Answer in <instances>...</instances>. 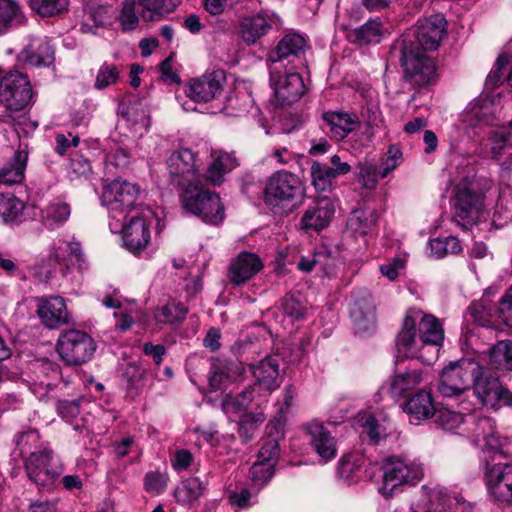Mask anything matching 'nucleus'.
Masks as SVG:
<instances>
[{
	"label": "nucleus",
	"instance_id": "11",
	"mask_svg": "<svg viewBox=\"0 0 512 512\" xmlns=\"http://www.w3.org/2000/svg\"><path fill=\"white\" fill-rule=\"evenodd\" d=\"M32 97V86L27 75L19 71H10L4 75L0 87V103L9 116L25 109Z\"/></svg>",
	"mask_w": 512,
	"mask_h": 512
},
{
	"label": "nucleus",
	"instance_id": "27",
	"mask_svg": "<svg viewBox=\"0 0 512 512\" xmlns=\"http://www.w3.org/2000/svg\"><path fill=\"white\" fill-rule=\"evenodd\" d=\"M263 264L260 258L250 252H241L230 264L228 278L234 285H241L254 277Z\"/></svg>",
	"mask_w": 512,
	"mask_h": 512
},
{
	"label": "nucleus",
	"instance_id": "44",
	"mask_svg": "<svg viewBox=\"0 0 512 512\" xmlns=\"http://www.w3.org/2000/svg\"><path fill=\"white\" fill-rule=\"evenodd\" d=\"M492 107L493 104L489 100H475L466 110L465 121L469 122L472 126L480 123L490 124L493 120Z\"/></svg>",
	"mask_w": 512,
	"mask_h": 512
},
{
	"label": "nucleus",
	"instance_id": "36",
	"mask_svg": "<svg viewBox=\"0 0 512 512\" xmlns=\"http://www.w3.org/2000/svg\"><path fill=\"white\" fill-rule=\"evenodd\" d=\"M270 28L271 25L268 19L261 14H257L242 21L240 26L241 37L246 44L252 45L264 36Z\"/></svg>",
	"mask_w": 512,
	"mask_h": 512
},
{
	"label": "nucleus",
	"instance_id": "28",
	"mask_svg": "<svg viewBox=\"0 0 512 512\" xmlns=\"http://www.w3.org/2000/svg\"><path fill=\"white\" fill-rule=\"evenodd\" d=\"M211 159V163L208 165L205 174H203V179L214 186L221 185L225 180V175L239 165L233 152L212 150Z\"/></svg>",
	"mask_w": 512,
	"mask_h": 512
},
{
	"label": "nucleus",
	"instance_id": "2",
	"mask_svg": "<svg viewBox=\"0 0 512 512\" xmlns=\"http://www.w3.org/2000/svg\"><path fill=\"white\" fill-rule=\"evenodd\" d=\"M263 194L264 203L273 213L287 214L301 201L304 189L297 175L280 170L266 180Z\"/></svg>",
	"mask_w": 512,
	"mask_h": 512
},
{
	"label": "nucleus",
	"instance_id": "30",
	"mask_svg": "<svg viewBox=\"0 0 512 512\" xmlns=\"http://www.w3.org/2000/svg\"><path fill=\"white\" fill-rule=\"evenodd\" d=\"M322 119L328 128L331 138L336 141L346 138L360 123L355 113L345 111L324 112Z\"/></svg>",
	"mask_w": 512,
	"mask_h": 512
},
{
	"label": "nucleus",
	"instance_id": "14",
	"mask_svg": "<svg viewBox=\"0 0 512 512\" xmlns=\"http://www.w3.org/2000/svg\"><path fill=\"white\" fill-rule=\"evenodd\" d=\"M167 168L175 184L189 186L200 183L203 175L199 174L197 155L188 148L174 151L167 159Z\"/></svg>",
	"mask_w": 512,
	"mask_h": 512
},
{
	"label": "nucleus",
	"instance_id": "49",
	"mask_svg": "<svg viewBox=\"0 0 512 512\" xmlns=\"http://www.w3.org/2000/svg\"><path fill=\"white\" fill-rule=\"evenodd\" d=\"M311 177L315 189L318 192H325L332 186V181L336 178L330 166L314 162L311 166Z\"/></svg>",
	"mask_w": 512,
	"mask_h": 512
},
{
	"label": "nucleus",
	"instance_id": "39",
	"mask_svg": "<svg viewBox=\"0 0 512 512\" xmlns=\"http://www.w3.org/2000/svg\"><path fill=\"white\" fill-rule=\"evenodd\" d=\"M382 36V24L379 19H370L361 27L349 33V39L358 44L379 43Z\"/></svg>",
	"mask_w": 512,
	"mask_h": 512
},
{
	"label": "nucleus",
	"instance_id": "54",
	"mask_svg": "<svg viewBox=\"0 0 512 512\" xmlns=\"http://www.w3.org/2000/svg\"><path fill=\"white\" fill-rule=\"evenodd\" d=\"M281 307L284 315L292 321L302 320L306 315V305L291 294L282 299Z\"/></svg>",
	"mask_w": 512,
	"mask_h": 512
},
{
	"label": "nucleus",
	"instance_id": "33",
	"mask_svg": "<svg viewBox=\"0 0 512 512\" xmlns=\"http://www.w3.org/2000/svg\"><path fill=\"white\" fill-rule=\"evenodd\" d=\"M403 410L413 420H425L431 418L435 414V406L432 396L425 390H420L412 395L403 404Z\"/></svg>",
	"mask_w": 512,
	"mask_h": 512
},
{
	"label": "nucleus",
	"instance_id": "34",
	"mask_svg": "<svg viewBox=\"0 0 512 512\" xmlns=\"http://www.w3.org/2000/svg\"><path fill=\"white\" fill-rule=\"evenodd\" d=\"M119 114L131 124L148 126L149 109L145 100L134 95L125 97L118 106Z\"/></svg>",
	"mask_w": 512,
	"mask_h": 512
},
{
	"label": "nucleus",
	"instance_id": "64",
	"mask_svg": "<svg viewBox=\"0 0 512 512\" xmlns=\"http://www.w3.org/2000/svg\"><path fill=\"white\" fill-rule=\"evenodd\" d=\"M254 498L255 497L246 488L234 491L229 495L231 505L241 509L251 507L255 503Z\"/></svg>",
	"mask_w": 512,
	"mask_h": 512
},
{
	"label": "nucleus",
	"instance_id": "55",
	"mask_svg": "<svg viewBox=\"0 0 512 512\" xmlns=\"http://www.w3.org/2000/svg\"><path fill=\"white\" fill-rule=\"evenodd\" d=\"M118 79L119 71L117 66L105 62L98 70L94 86L99 90L104 89L110 85L115 84Z\"/></svg>",
	"mask_w": 512,
	"mask_h": 512
},
{
	"label": "nucleus",
	"instance_id": "52",
	"mask_svg": "<svg viewBox=\"0 0 512 512\" xmlns=\"http://www.w3.org/2000/svg\"><path fill=\"white\" fill-rule=\"evenodd\" d=\"M379 178L382 177V164L378 167L372 162H364L359 166L358 179L363 187L375 188Z\"/></svg>",
	"mask_w": 512,
	"mask_h": 512
},
{
	"label": "nucleus",
	"instance_id": "6",
	"mask_svg": "<svg viewBox=\"0 0 512 512\" xmlns=\"http://www.w3.org/2000/svg\"><path fill=\"white\" fill-rule=\"evenodd\" d=\"M24 467L28 479L42 491H53L64 472L59 457L49 448L31 452Z\"/></svg>",
	"mask_w": 512,
	"mask_h": 512
},
{
	"label": "nucleus",
	"instance_id": "35",
	"mask_svg": "<svg viewBox=\"0 0 512 512\" xmlns=\"http://www.w3.org/2000/svg\"><path fill=\"white\" fill-rule=\"evenodd\" d=\"M27 161V151H16L12 161L6 163L0 169V184L12 185L20 183L24 179Z\"/></svg>",
	"mask_w": 512,
	"mask_h": 512
},
{
	"label": "nucleus",
	"instance_id": "37",
	"mask_svg": "<svg viewBox=\"0 0 512 512\" xmlns=\"http://www.w3.org/2000/svg\"><path fill=\"white\" fill-rule=\"evenodd\" d=\"M70 214V205L61 200H56L42 210V223L47 229L54 230L64 225Z\"/></svg>",
	"mask_w": 512,
	"mask_h": 512
},
{
	"label": "nucleus",
	"instance_id": "58",
	"mask_svg": "<svg viewBox=\"0 0 512 512\" xmlns=\"http://www.w3.org/2000/svg\"><path fill=\"white\" fill-rule=\"evenodd\" d=\"M274 474V466L267 462L257 460L250 468V479L257 485L262 486L267 483Z\"/></svg>",
	"mask_w": 512,
	"mask_h": 512
},
{
	"label": "nucleus",
	"instance_id": "31",
	"mask_svg": "<svg viewBox=\"0 0 512 512\" xmlns=\"http://www.w3.org/2000/svg\"><path fill=\"white\" fill-rule=\"evenodd\" d=\"M49 258L55 263L67 262L77 264L80 269L86 267L81 244L74 239H58L54 241L50 250Z\"/></svg>",
	"mask_w": 512,
	"mask_h": 512
},
{
	"label": "nucleus",
	"instance_id": "3",
	"mask_svg": "<svg viewBox=\"0 0 512 512\" xmlns=\"http://www.w3.org/2000/svg\"><path fill=\"white\" fill-rule=\"evenodd\" d=\"M382 480L378 491L385 497H391L402 491L404 486H415L423 476L422 463L406 456L390 455L381 465Z\"/></svg>",
	"mask_w": 512,
	"mask_h": 512
},
{
	"label": "nucleus",
	"instance_id": "5",
	"mask_svg": "<svg viewBox=\"0 0 512 512\" xmlns=\"http://www.w3.org/2000/svg\"><path fill=\"white\" fill-rule=\"evenodd\" d=\"M181 201L185 211L207 224L218 225L225 218V208L219 194L204 188L202 181L187 186Z\"/></svg>",
	"mask_w": 512,
	"mask_h": 512
},
{
	"label": "nucleus",
	"instance_id": "1",
	"mask_svg": "<svg viewBox=\"0 0 512 512\" xmlns=\"http://www.w3.org/2000/svg\"><path fill=\"white\" fill-rule=\"evenodd\" d=\"M444 341L439 319L418 309H409L396 337V347L404 357L416 358L430 365L438 357Z\"/></svg>",
	"mask_w": 512,
	"mask_h": 512
},
{
	"label": "nucleus",
	"instance_id": "19",
	"mask_svg": "<svg viewBox=\"0 0 512 512\" xmlns=\"http://www.w3.org/2000/svg\"><path fill=\"white\" fill-rule=\"evenodd\" d=\"M446 24L443 15L435 14L420 19L413 33L404 34L402 37L409 36L421 50H435L446 32Z\"/></svg>",
	"mask_w": 512,
	"mask_h": 512
},
{
	"label": "nucleus",
	"instance_id": "43",
	"mask_svg": "<svg viewBox=\"0 0 512 512\" xmlns=\"http://www.w3.org/2000/svg\"><path fill=\"white\" fill-rule=\"evenodd\" d=\"M204 491V485L198 477H191L181 482L175 489L174 497L181 505H188L199 499Z\"/></svg>",
	"mask_w": 512,
	"mask_h": 512
},
{
	"label": "nucleus",
	"instance_id": "25",
	"mask_svg": "<svg viewBox=\"0 0 512 512\" xmlns=\"http://www.w3.org/2000/svg\"><path fill=\"white\" fill-rule=\"evenodd\" d=\"M244 372V365L239 360L214 358L210 367L209 386L212 391L220 390L237 381Z\"/></svg>",
	"mask_w": 512,
	"mask_h": 512
},
{
	"label": "nucleus",
	"instance_id": "60",
	"mask_svg": "<svg viewBox=\"0 0 512 512\" xmlns=\"http://www.w3.org/2000/svg\"><path fill=\"white\" fill-rule=\"evenodd\" d=\"M402 161L403 153L401 147L397 144L390 145L386 153V158L382 162V177H386Z\"/></svg>",
	"mask_w": 512,
	"mask_h": 512
},
{
	"label": "nucleus",
	"instance_id": "61",
	"mask_svg": "<svg viewBox=\"0 0 512 512\" xmlns=\"http://www.w3.org/2000/svg\"><path fill=\"white\" fill-rule=\"evenodd\" d=\"M336 262V258L329 249L322 247L316 251V264L325 276L331 277L335 273Z\"/></svg>",
	"mask_w": 512,
	"mask_h": 512
},
{
	"label": "nucleus",
	"instance_id": "59",
	"mask_svg": "<svg viewBox=\"0 0 512 512\" xmlns=\"http://www.w3.org/2000/svg\"><path fill=\"white\" fill-rule=\"evenodd\" d=\"M360 461L361 457L357 454L344 455L339 461L338 475L344 479L353 478L361 466Z\"/></svg>",
	"mask_w": 512,
	"mask_h": 512
},
{
	"label": "nucleus",
	"instance_id": "26",
	"mask_svg": "<svg viewBox=\"0 0 512 512\" xmlns=\"http://www.w3.org/2000/svg\"><path fill=\"white\" fill-rule=\"evenodd\" d=\"M310 443L315 452L325 461L335 458L337 453L336 439L331 432L318 420H312L306 425Z\"/></svg>",
	"mask_w": 512,
	"mask_h": 512
},
{
	"label": "nucleus",
	"instance_id": "15",
	"mask_svg": "<svg viewBox=\"0 0 512 512\" xmlns=\"http://www.w3.org/2000/svg\"><path fill=\"white\" fill-rule=\"evenodd\" d=\"M460 433L471 438L475 444L483 442L487 448L492 450H498L502 446L495 421L480 411L466 414V426Z\"/></svg>",
	"mask_w": 512,
	"mask_h": 512
},
{
	"label": "nucleus",
	"instance_id": "8",
	"mask_svg": "<svg viewBox=\"0 0 512 512\" xmlns=\"http://www.w3.org/2000/svg\"><path fill=\"white\" fill-rule=\"evenodd\" d=\"M296 69L280 63L270 64V86L281 106L297 102L305 92L303 79Z\"/></svg>",
	"mask_w": 512,
	"mask_h": 512
},
{
	"label": "nucleus",
	"instance_id": "16",
	"mask_svg": "<svg viewBox=\"0 0 512 512\" xmlns=\"http://www.w3.org/2000/svg\"><path fill=\"white\" fill-rule=\"evenodd\" d=\"M485 483L488 495L497 503L512 505V464L486 466Z\"/></svg>",
	"mask_w": 512,
	"mask_h": 512
},
{
	"label": "nucleus",
	"instance_id": "53",
	"mask_svg": "<svg viewBox=\"0 0 512 512\" xmlns=\"http://www.w3.org/2000/svg\"><path fill=\"white\" fill-rule=\"evenodd\" d=\"M438 421L447 431H455L461 435V430L466 426V415L451 410H442L438 415Z\"/></svg>",
	"mask_w": 512,
	"mask_h": 512
},
{
	"label": "nucleus",
	"instance_id": "4",
	"mask_svg": "<svg viewBox=\"0 0 512 512\" xmlns=\"http://www.w3.org/2000/svg\"><path fill=\"white\" fill-rule=\"evenodd\" d=\"M400 63L404 78L414 88L432 85L436 82L437 66L409 37H402L399 42Z\"/></svg>",
	"mask_w": 512,
	"mask_h": 512
},
{
	"label": "nucleus",
	"instance_id": "13",
	"mask_svg": "<svg viewBox=\"0 0 512 512\" xmlns=\"http://www.w3.org/2000/svg\"><path fill=\"white\" fill-rule=\"evenodd\" d=\"M475 374L472 379L474 393L483 405L491 408L512 405V392L501 385L497 376L480 364Z\"/></svg>",
	"mask_w": 512,
	"mask_h": 512
},
{
	"label": "nucleus",
	"instance_id": "7",
	"mask_svg": "<svg viewBox=\"0 0 512 512\" xmlns=\"http://www.w3.org/2000/svg\"><path fill=\"white\" fill-rule=\"evenodd\" d=\"M139 195L140 187L137 184L116 179L104 186L101 202L108 208L110 218L122 223L137 208Z\"/></svg>",
	"mask_w": 512,
	"mask_h": 512
},
{
	"label": "nucleus",
	"instance_id": "18",
	"mask_svg": "<svg viewBox=\"0 0 512 512\" xmlns=\"http://www.w3.org/2000/svg\"><path fill=\"white\" fill-rule=\"evenodd\" d=\"M225 83V71L216 69L192 79L185 86V93L195 102H209L222 94Z\"/></svg>",
	"mask_w": 512,
	"mask_h": 512
},
{
	"label": "nucleus",
	"instance_id": "56",
	"mask_svg": "<svg viewBox=\"0 0 512 512\" xmlns=\"http://www.w3.org/2000/svg\"><path fill=\"white\" fill-rule=\"evenodd\" d=\"M69 168V172L74 178L84 177L87 179L93 173L91 161L81 153L72 155Z\"/></svg>",
	"mask_w": 512,
	"mask_h": 512
},
{
	"label": "nucleus",
	"instance_id": "42",
	"mask_svg": "<svg viewBox=\"0 0 512 512\" xmlns=\"http://www.w3.org/2000/svg\"><path fill=\"white\" fill-rule=\"evenodd\" d=\"M490 152L492 157L499 159L501 156L507 155L512 159V132L505 127L493 130L490 133Z\"/></svg>",
	"mask_w": 512,
	"mask_h": 512
},
{
	"label": "nucleus",
	"instance_id": "51",
	"mask_svg": "<svg viewBox=\"0 0 512 512\" xmlns=\"http://www.w3.org/2000/svg\"><path fill=\"white\" fill-rule=\"evenodd\" d=\"M431 253L437 258L445 257L448 254L459 253L462 249L458 238L450 236L446 238H436L429 242Z\"/></svg>",
	"mask_w": 512,
	"mask_h": 512
},
{
	"label": "nucleus",
	"instance_id": "20",
	"mask_svg": "<svg viewBox=\"0 0 512 512\" xmlns=\"http://www.w3.org/2000/svg\"><path fill=\"white\" fill-rule=\"evenodd\" d=\"M483 208V197L463 187L458 188L454 203V220L463 228H468L476 222Z\"/></svg>",
	"mask_w": 512,
	"mask_h": 512
},
{
	"label": "nucleus",
	"instance_id": "22",
	"mask_svg": "<svg viewBox=\"0 0 512 512\" xmlns=\"http://www.w3.org/2000/svg\"><path fill=\"white\" fill-rule=\"evenodd\" d=\"M334 214V201L327 196L319 197L305 210L300 220V227L306 231H321L330 224Z\"/></svg>",
	"mask_w": 512,
	"mask_h": 512
},
{
	"label": "nucleus",
	"instance_id": "45",
	"mask_svg": "<svg viewBox=\"0 0 512 512\" xmlns=\"http://www.w3.org/2000/svg\"><path fill=\"white\" fill-rule=\"evenodd\" d=\"M187 313L188 309L183 304L172 300L156 311L155 319L158 323L174 325L182 323Z\"/></svg>",
	"mask_w": 512,
	"mask_h": 512
},
{
	"label": "nucleus",
	"instance_id": "63",
	"mask_svg": "<svg viewBox=\"0 0 512 512\" xmlns=\"http://www.w3.org/2000/svg\"><path fill=\"white\" fill-rule=\"evenodd\" d=\"M279 454L280 448L278 441L276 439H267L259 450L258 460L275 466Z\"/></svg>",
	"mask_w": 512,
	"mask_h": 512
},
{
	"label": "nucleus",
	"instance_id": "41",
	"mask_svg": "<svg viewBox=\"0 0 512 512\" xmlns=\"http://www.w3.org/2000/svg\"><path fill=\"white\" fill-rule=\"evenodd\" d=\"M422 382V373L419 370L406 371L392 377L389 392L393 397L403 396Z\"/></svg>",
	"mask_w": 512,
	"mask_h": 512
},
{
	"label": "nucleus",
	"instance_id": "50",
	"mask_svg": "<svg viewBox=\"0 0 512 512\" xmlns=\"http://www.w3.org/2000/svg\"><path fill=\"white\" fill-rule=\"evenodd\" d=\"M264 421L265 415L263 412L246 413L241 417L238 423V431L244 443H247L253 438L259 424Z\"/></svg>",
	"mask_w": 512,
	"mask_h": 512
},
{
	"label": "nucleus",
	"instance_id": "9",
	"mask_svg": "<svg viewBox=\"0 0 512 512\" xmlns=\"http://www.w3.org/2000/svg\"><path fill=\"white\" fill-rule=\"evenodd\" d=\"M479 363L471 359H461L450 362L440 374L438 392L444 397H455L468 390Z\"/></svg>",
	"mask_w": 512,
	"mask_h": 512
},
{
	"label": "nucleus",
	"instance_id": "17",
	"mask_svg": "<svg viewBox=\"0 0 512 512\" xmlns=\"http://www.w3.org/2000/svg\"><path fill=\"white\" fill-rule=\"evenodd\" d=\"M350 317L356 333L365 334L374 329L376 307L371 293L363 288L356 289L351 295Z\"/></svg>",
	"mask_w": 512,
	"mask_h": 512
},
{
	"label": "nucleus",
	"instance_id": "38",
	"mask_svg": "<svg viewBox=\"0 0 512 512\" xmlns=\"http://www.w3.org/2000/svg\"><path fill=\"white\" fill-rule=\"evenodd\" d=\"M377 222L374 210L359 208L351 212L347 219V228L355 235L370 233Z\"/></svg>",
	"mask_w": 512,
	"mask_h": 512
},
{
	"label": "nucleus",
	"instance_id": "24",
	"mask_svg": "<svg viewBox=\"0 0 512 512\" xmlns=\"http://www.w3.org/2000/svg\"><path fill=\"white\" fill-rule=\"evenodd\" d=\"M36 301L37 315L45 327L56 329L69 323L70 314L62 297H40Z\"/></svg>",
	"mask_w": 512,
	"mask_h": 512
},
{
	"label": "nucleus",
	"instance_id": "48",
	"mask_svg": "<svg viewBox=\"0 0 512 512\" xmlns=\"http://www.w3.org/2000/svg\"><path fill=\"white\" fill-rule=\"evenodd\" d=\"M257 386H250L236 396L227 395L222 403L225 413L241 412L246 410L254 400Z\"/></svg>",
	"mask_w": 512,
	"mask_h": 512
},
{
	"label": "nucleus",
	"instance_id": "23",
	"mask_svg": "<svg viewBox=\"0 0 512 512\" xmlns=\"http://www.w3.org/2000/svg\"><path fill=\"white\" fill-rule=\"evenodd\" d=\"M307 46L306 40L299 34H288L277 44L275 50L270 54L271 63H280L287 67L302 64L301 55L304 54Z\"/></svg>",
	"mask_w": 512,
	"mask_h": 512
},
{
	"label": "nucleus",
	"instance_id": "47",
	"mask_svg": "<svg viewBox=\"0 0 512 512\" xmlns=\"http://www.w3.org/2000/svg\"><path fill=\"white\" fill-rule=\"evenodd\" d=\"M490 362L498 370L512 371V341L498 342L491 348Z\"/></svg>",
	"mask_w": 512,
	"mask_h": 512
},
{
	"label": "nucleus",
	"instance_id": "57",
	"mask_svg": "<svg viewBox=\"0 0 512 512\" xmlns=\"http://www.w3.org/2000/svg\"><path fill=\"white\" fill-rule=\"evenodd\" d=\"M67 0H33L37 13L43 17H50L66 10Z\"/></svg>",
	"mask_w": 512,
	"mask_h": 512
},
{
	"label": "nucleus",
	"instance_id": "21",
	"mask_svg": "<svg viewBox=\"0 0 512 512\" xmlns=\"http://www.w3.org/2000/svg\"><path fill=\"white\" fill-rule=\"evenodd\" d=\"M116 0H82L84 20L80 24L83 33H95L94 29L110 23Z\"/></svg>",
	"mask_w": 512,
	"mask_h": 512
},
{
	"label": "nucleus",
	"instance_id": "29",
	"mask_svg": "<svg viewBox=\"0 0 512 512\" xmlns=\"http://www.w3.org/2000/svg\"><path fill=\"white\" fill-rule=\"evenodd\" d=\"M55 51L46 38H32L19 57L27 65L49 67L54 63Z\"/></svg>",
	"mask_w": 512,
	"mask_h": 512
},
{
	"label": "nucleus",
	"instance_id": "40",
	"mask_svg": "<svg viewBox=\"0 0 512 512\" xmlns=\"http://www.w3.org/2000/svg\"><path fill=\"white\" fill-rule=\"evenodd\" d=\"M25 205L11 193H0V220L4 223H15L23 215Z\"/></svg>",
	"mask_w": 512,
	"mask_h": 512
},
{
	"label": "nucleus",
	"instance_id": "10",
	"mask_svg": "<svg viewBox=\"0 0 512 512\" xmlns=\"http://www.w3.org/2000/svg\"><path fill=\"white\" fill-rule=\"evenodd\" d=\"M56 350L67 365L78 366L88 362L96 345L86 332L70 329L62 332L57 340Z\"/></svg>",
	"mask_w": 512,
	"mask_h": 512
},
{
	"label": "nucleus",
	"instance_id": "62",
	"mask_svg": "<svg viewBox=\"0 0 512 512\" xmlns=\"http://www.w3.org/2000/svg\"><path fill=\"white\" fill-rule=\"evenodd\" d=\"M119 20L124 31H130L137 27L139 20L136 15L134 1H126L123 3Z\"/></svg>",
	"mask_w": 512,
	"mask_h": 512
},
{
	"label": "nucleus",
	"instance_id": "32",
	"mask_svg": "<svg viewBox=\"0 0 512 512\" xmlns=\"http://www.w3.org/2000/svg\"><path fill=\"white\" fill-rule=\"evenodd\" d=\"M257 386L271 392L279 387V361L277 357L267 356L251 366Z\"/></svg>",
	"mask_w": 512,
	"mask_h": 512
},
{
	"label": "nucleus",
	"instance_id": "12",
	"mask_svg": "<svg viewBox=\"0 0 512 512\" xmlns=\"http://www.w3.org/2000/svg\"><path fill=\"white\" fill-rule=\"evenodd\" d=\"M151 215L152 212L147 209L141 215L132 216L128 223H109L112 232L121 231L124 247L134 255L144 251L151 240Z\"/></svg>",
	"mask_w": 512,
	"mask_h": 512
},
{
	"label": "nucleus",
	"instance_id": "46",
	"mask_svg": "<svg viewBox=\"0 0 512 512\" xmlns=\"http://www.w3.org/2000/svg\"><path fill=\"white\" fill-rule=\"evenodd\" d=\"M22 22L20 7L12 0H0V34Z\"/></svg>",
	"mask_w": 512,
	"mask_h": 512
}]
</instances>
